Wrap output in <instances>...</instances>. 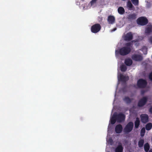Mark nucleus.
<instances>
[{
    "mask_svg": "<svg viewBox=\"0 0 152 152\" xmlns=\"http://www.w3.org/2000/svg\"><path fill=\"white\" fill-rule=\"evenodd\" d=\"M131 42H128L125 44L126 46L121 48L119 50V54L122 56H124L128 54L131 50Z\"/></svg>",
    "mask_w": 152,
    "mask_h": 152,
    "instance_id": "f257e3e1",
    "label": "nucleus"
},
{
    "mask_svg": "<svg viewBox=\"0 0 152 152\" xmlns=\"http://www.w3.org/2000/svg\"><path fill=\"white\" fill-rule=\"evenodd\" d=\"M101 28L100 25L99 23H96L91 26V30L92 33H96L100 30Z\"/></svg>",
    "mask_w": 152,
    "mask_h": 152,
    "instance_id": "f03ea898",
    "label": "nucleus"
},
{
    "mask_svg": "<svg viewBox=\"0 0 152 152\" xmlns=\"http://www.w3.org/2000/svg\"><path fill=\"white\" fill-rule=\"evenodd\" d=\"M134 124L133 123L130 121L127 123L124 129V132L128 133L130 132L133 129Z\"/></svg>",
    "mask_w": 152,
    "mask_h": 152,
    "instance_id": "7ed1b4c3",
    "label": "nucleus"
},
{
    "mask_svg": "<svg viewBox=\"0 0 152 152\" xmlns=\"http://www.w3.org/2000/svg\"><path fill=\"white\" fill-rule=\"evenodd\" d=\"M147 83V82L145 80L140 79L137 81V85L139 88H143L145 87Z\"/></svg>",
    "mask_w": 152,
    "mask_h": 152,
    "instance_id": "20e7f679",
    "label": "nucleus"
},
{
    "mask_svg": "<svg viewBox=\"0 0 152 152\" xmlns=\"http://www.w3.org/2000/svg\"><path fill=\"white\" fill-rule=\"evenodd\" d=\"M115 113V116L117 119V121L118 122H121L123 121L125 119V115L122 113H120L117 114L116 113Z\"/></svg>",
    "mask_w": 152,
    "mask_h": 152,
    "instance_id": "39448f33",
    "label": "nucleus"
},
{
    "mask_svg": "<svg viewBox=\"0 0 152 152\" xmlns=\"http://www.w3.org/2000/svg\"><path fill=\"white\" fill-rule=\"evenodd\" d=\"M137 22L138 24L142 26L146 25L148 22L147 19L144 17H141L139 18L137 20Z\"/></svg>",
    "mask_w": 152,
    "mask_h": 152,
    "instance_id": "423d86ee",
    "label": "nucleus"
},
{
    "mask_svg": "<svg viewBox=\"0 0 152 152\" xmlns=\"http://www.w3.org/2000/svg\"><path fill=\"white\" fill-rule=\"evenodd\" d=\"M148 100V98L146 97H144L139 101L137 105L139 107H142L145 104Z\"/></svg>",
    "mask_w": 152,
    "mask_h": 152,
    "instance_id": "0eeeda50",
    "label": "nucleus"
},
{
    "mask_svg": "<svg viewBox=\"0 0 152 152\" xmlns=\"http://www.w3.org/2000/svg\"><path fill=\"white\" fill-rule=\"evenodd\" d=\"M140 117L142 122L143 123H146L148 121V116L147 114H142Z\"/></svg>",
    "mask_w": 152,
    "mask_h": 152,
    "instance_id": "6e6552de",
    "label": "nucleus"
},
{
    "mask_svg": "<svg viewBox=\"0 0 152 152\" xmlns=\"http://www.w3.org/2000/svg\"><path fill=\"white\" fill-rule=\"evenodd\" d=\"M133 38L132 33L131 32L127 33L124 37V40L127 41H130Z\"/></svg>",
    "mask_w": 152,
    "mask_h": 152,
    "instance_id": "1a4fd4ad",
    "label": "nucleus"
},
{
    "mask_svg": "<svg viewBox=\"0 0 152 152\" xmlns=\"http://www.w3.org/2000/svg\"><path fill=\"white\" fill-rule=\"evenodd\" d=\"M132 59L136 61H141L143 59L142 56L140 55L134 54L132 56Z\"/></svg>",
    "mask_w": 152,
    "mask_h": 152,
    "instance_id": "9d476101",
    "label": "nucleus"
},
{
    "mask_svg": "<svg viewBox=\"0 0 152 152\" xmlns=\"http://www.w3.org/2000/svg\"><path fill=\"white\" fill-rule=\"evenodd\" d=\"M118 80L120 81L125 83L126 81L129 80V78L128 76H125L122 74H121L118 77Z\"/></svg>",
    "mask_w": 152,
    "mask_h": 152,
    "instance_id": "9b49d317",
    "label": "nucleus"
},
{
    "mask_svg": "<svg viewBox=\"0 0 152 152\" xmlns=\"http://www.w3.org/2000/svg\"><path fill=\"white\" fill-rule=\"evenodd\" d=\"M107 20L109 24H113L115 22V18L113 16L110 15L108 17Z\"/></svg>",
    "mask_w": 152,
    "mask_h": 152,
    "instance_id": "f8f14e48",
    "label": "nucleus"
},
{
    "mask_svg": "<svg viewBox=\"0 0 152 152\" xmlns=\"http://www.w3.org/2000/svg\"><path fill=\"white\" fill-rule=\"evenodd\" d=\"M123 127L120 124L117 125L115 128V131L116 133H121Z\"/></svg>",
    "mask_w": 152,
    "mask_h": 152,
    "instance_id": "ddd939ff",
    "label": "nucleus"
},
{
    "mask_svg": "<svg viewBox=\"0 0 152 152\" xmlns=\"http://www.w3.org/2000/svg\"><path fill=\"white\" fill-rule=\"evenodd\" d=\"M136 14L134 13L130 14L128 15L127 18L130 20H133L136 19Z\"/></svg>",
    "mask_w": 152,
    "mask_h": 152,
    "instance_id": "4468645a",
    "label": "nucleus"
},
{
    "mask_svg": "<svg viewBox=\"0 0 152 152\" xmlns=\"http://www.w3.org/2000/svg\"><path fill=\"white\" fill-rule=\"evenodd\" d=\"M123 100L127 104L130 103L133 100V99H130L128 96H125L123 99Z\"/></svg>",
    "mask_w": 152,
    "mask_h": 152,
    "instance_id": "2eb2a0df",
    "label": "nucleus"
},
{
    "mask_svg": "<svg viewBox=\"0 0 152 152\" xmlns=\"http://www.w3.org/2000/svg\"><path fill=\"white\" fill-rule=\"evenodd\" d=\"M117 121V119L115 116V113H114L110 119V123L111 124H114Z\"/></svg>",
    "mask_w": 152,
    "mask_h": 152,
    "instance_id": "dca6fc26",
    "label": "nucleus"
},
{
    "mask_svg": "<svg viewBox=\"0 0 152 152\" xmlns=\"http://www.w3.org/2000/svg\"><path fill=\"white\" fill-rule=\"evenodd\" d=\"M132 61L130 58H127L125 61V63L127 66H131L132 63Z\"/></svg>",
    "mask_w": 152,
    "mask_h": 152,
    "instance_id": "f3484780",
    "label": "nucleus"
},
{
    "mask_svg": "<svg viewBox=\"0 0 152 152\" xmlns=\"http://www.w3.org/2000/svg\"><path fill=\"white\" fill-rule=\"evenodd\" d=\"M140 122L139 118H137L134 122V127L135 128H138L140 125Z\"/></svg>",
    "mask_w": 152,
    "mask_h": 152,
    "instance_id": "a211bd4d",
    "label": "nucleus"
},
{
    "mask_svg": "<svg viewBox=\"0 0 152 152\" xmlns=\"http://www.w3.org/2000/svg\"><path fill=\"white\" fill-rule=\"evenodd\" d=\"M118 13L121 15L123 14L125 12L124 9L122 7H119L118 8Z\"/></svg>",
    "mask_w": 152,
    "mask_h": 152,
    "instance_id": "6ab92c4d",
    "label": "nucleus"
},
{
    "mask_svg": "<svg viewBox=\"0 0 152 152\" xmlns=\"http://www.w3.org/2000/svg\"><path fill=\"white\" fill-rule=\"evenodd\" d=\"M123 148L121 145H119L115 149V152H122Z\"/></svg>",
    "mask_w": 152,
    "mask_h": 152,
    "instance_id": "aec40b11",
    "label": "nucleus"
},
{
    "mask_svg": "<svg viewBox=\"0 0 152 152\" xmlns=\"http://www.w3.org/2000/svg\"><path fill=\"white\" fill-rule=\"evenodd\" d=\"M144 149L145 152H148L150 149V145L148 143H145L144 145Z\"/></svg>",
    "mask_w": 152,
    "mask_h": 152,
    "instance_id": "412c9836",
    "label": "nucleus"
},
{
    "mask_svg": "<svg viewBox=\"0 0 152 152\" xmlns=\"http://www.w3.org/2000/svg\"><path fill=\"white\" fill-rule=\"evenodd\" d=\"M144 143V140L143 139H140L138 143V146L139 148H142L143 147Z\"/></svg>",
    "mask_w": 152,
    "mask_h": 152,
    "instance_id": "4be33fe9",
    "label": "nucleus"
},
{
    "mask_svg": "<svg viewBox=\"0 0 152 152\" xmlns=\"http://www.w3.org/2000/svg\"><path fill=\"white\" fill-rule=\"evenodd\" d=\"M152 124L151 123H149L147 124L145 126V129L147 130H150L152 128Z\"/></svg>",
    "mask_w": 152,
    "mask_h": 152,
    "instance_id": "5701e85b",
    "label": "nucleus"
},
{
    "mask_svg": "<svg viewBox=\"0 0 152 152\" xmlns=\"http://www.w3.org/2000/svg\"><path fill=\"white\" fill-rule=\"evenodd\" d=\"M145 33L147 34H149L152 32V27L149 26L147 27L145 30Z\"/></svg>",
    "mask_w": 152,
    "mask_h": 152,
    "instance_id": "b1692460",
    "label": "nucleus"
},
{
    "mask_svg": "<svg viewBox=\"0 0 152 152\" xmlns=\"http://www.w3.org/2000/svg\"><path fill=\"white\" fill-rule=\"evenodd\" d=\"M127 6L129 8V9L130 10H131L132 9L133 7H134L131 2L130 1H128L127 3Z\"/></svg>",
    "mask_w": 152,
    "mask_h": 152,
    "instance_id": "393cba45",
    "label": "nucleus"
},
{
    "mask_svg": "<svg viewBox=\"0 0 152 152\" xmlns=\"http://www.w3.org/2000/svg\"><path fill=\"white\" fill-rule=\"evenodd\" d=\"M121 70L122 72H125L126 71L127 69V67L124 65H122L121 67Z\"/></svg>",
    "mask_w": 152,
    "mask_h": 152,
    "instance_id": "a878e982",
    "label": "nucleus"
},
{
    "mask_svg": "<svg viewBox=\"0 0 152 152\" xmlns=\"http://www.w3.org/2000/svg\"><path fill=\"white\" fill-rule=\"evenodd\" d=\"M143 39L144 37L142 36H138L137 38L133 41L134 42H140Z\"/></svg>",
    "mask_w": 152,
    "mask_h": 152,
    "instance_id": "bb28decb",
    "label": "nucleus"
},
{
    "mask_svg": "<svg viewBox=\"0 0 152 152\" xmlns=\"http://www.w3.org/2000/svg\"><path fill=\"white\" fill-rule=\"evenodd\" d=\"M145 128H142L141 129L140 131V135L142 137H143L144 136L145 133Z\"/></svg>",
    "mask_w": 152,
    "mask_h": 152,
    "instance_id": "cd10ccee",
    "label": "nucleus"
},
{
    "mask_svg": "<svg viewBox=\"0 0 152 152\" xmlns=\"http://www.w3.org/2000/svg\"><path fill=\"white\" fill-rule=\"evenodd\" d=\"M133 4L135 5H137L139 4L138 0H131Z\"/></svg>",
    "mask_w": 152,
    "mask_h": 152,
    "instance_id": "c85d7f7f",
    "label": "nucleus"
},
{
    "mask_svg": "<svg viewBox=\"0 0 152 152\" xmlns=\"http://www.w3.org/2000/svg\"><path fill=\"white\" fill-rule=\"evenodd\" d=\"M145 51V53H144L145 54H146L147 52V48H142V51Z\"/></svg>",
    "mask_w": 152,
    "mask_h": 152,
    "instance_id": "c756f323",
    "label": "nucleus"
},
{
    "mask_svg": "<svg viewBox=\"0 0 152 152\" xmlns=\"http://www.w3.org/2000/svg\"><path fill=\"white\" fill-rule=\"evenodd\" d=\"M97 0H92L91 2L90 3L91 5L95 3Z\"/></svg>",
    "mask_w": 152,
    "mask_h": 152,
    "instance_id": "7c9ffc66",
    "label": "nucleus"
},
{
    "mask_svg": "<svg viewBox=\"0 0 152 152\" xmlns=\"http://www.w3.org/2000/svg\"><path fill=\"white\" fill-rule=\"evenodd\" d=\"M149 77L150 79L152 81V72L150 73Z\"/></svg>",
    "mask_w": 152,
    "mask_h": 152,
    "instance_id": "2f4dec72",
    "label": "nucleus"
},
{
    "mask_svg": "<svg viewBox=\"0 0 152 152\" xmlns=\"http://www.w3.org/2000/svg\"><path fill=\"white\" fill-rule=\"evenodd\" d=\"M149 111L151 114H152V106L149 109Z\"/></svg>",
    "mask_w": 152,
    "mask_h": 152,
    "instance_id": "473e14b6",
    "label": "nucleus"
},
{
    "mask_svg": "<svg viewBox=\"0 0 152 152\" xmlns=\"http://www.w3.org/2000/svg\"><path fill=\"white\" fill-rule=\"evenodd\" d=\"M109 141L110 143L111 144L113 143V140L112 139H110L109 140Z\"/></svg>",
    "mask_w": 152,
    "mask_h": 152,
    "instance_id": "72a5a7b5",
    "label": "nucleus"
},
{
    "mask_svg": "<svg viewBox=\"0 0 152 152\" xmlns=\"http://www.w3.org/2000/svg\"><path fill=\"white\" fill-rule=\"evenodd\" d=\"M116 30V28H115L113 29L112 30V31H115V30Z\"/></svg>",
    "mask_w": 152,
    "mask_h": 152,
    "instance_id": "f704fd0d",
    "label": "nucleus"
},
{
    "mask_svg": "<svg viewBox=\"0 0 152 152\" xmlns=\"http://www.w3.org/2000/svg\"><path fill=\"white\" fill-rule=\"evenodd\" d=\"M148 152H152V149H150Z\"/></svg>",
    "mask_w": 152,
    "mask_h": 152,
    "instance_id": "c9c22d12",
    "label": "nucleus"
},
{
    "mask_svg": "<svg viewBox=\"0 0 152 152\" xmlns=\"http://www.w3.org/2000/svg\"><path fill=\"white\" fill-rule=\"evenodd\" d=\"M150 40L152 42V37L151 38Z\"/></svg>",
    "mask_w": 152,
    "mask_h": 152,
    "instance_id": "e433bc0d",
    "label": "nucleus"
},
{
    "mask_svg": "<svg viewBox=\"0 0 152 152\" xmlns=\"http://www.w3.org/2000/svg\"><path fill=\"white\" fill-rule=\"evenodd\" d=\"M144 91H142V94H143L144 93Z\"/></svg>",
    "mask_w": 152,
    "mask_h": 152,
    "instance_id": "4c0bfd02",
    "label": "nucleus"
}]
</instances>
